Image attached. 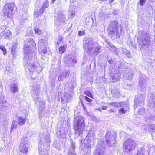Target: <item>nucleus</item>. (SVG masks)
I'll return each mask as SVG.
<instances>
[{"mask_svg": "<svg viewBox=\"0 0 155 155\" xmlns=\"http://www.w3.org/2000/svg\"><path fill=\"white\" fill-rule=\"evenodd\" d=\"M109 36L112 40H117L120 38L123 33L122 26L116 21H112L108 28Z\"/></svg>", "mask_w": 155, "mask_h": 155, "instance_id": "f257e3e1", "label": "nucleus"}, {"mask_svg": "<svg viewBox=\"0 0 155 155\" xmlns=\"http://www.w3.org/2000/svg\"><path fill=\"white\" fill-rule=\"evenodd\" d=\"M83 48L85 54L89 55L93 53L94 56L97 55L101 50V46L93 41L86 42L84 44Z\"/></svg>", "mask_w": 155, "mask_h": 155, "instance_id": "f03ea898", "label": "nucleus"}, {"mask_svg": "<svg viewBox=\"0 0 155 155\" xmlns=\"http://www.w3.org/2000/svg\"><path fill=\"white\" fill-rule=\"evenodd\" d=\"M74 134L77 137L81 136L85 126L84 118L83 117L78 116L74 119Z\"/></svg>", "mask_w": 155, "mask_h": 155, "instance_id": "7ed1b4c3", "label": "nucleus"}, {"mask_svg": "<svg viewBox=\"0 0 155 155\" xmlns=\"http://www.w3.org/2000/svg\"><path fill=\"white\" fill-rule=\"evenodd\" d=\"M39 85L36 83H34L32 86V89L31 91V94L33 97V99L36 101V103L38 102L39 103L38 105V107L40 111L44 110L45 106V103L39 97Z\"/></svg>", "mask_w": 155, "mask_h": 155, "instance_id": "20e7f679", "label": "nucleus"}, {"mask_svg": "<svg viewBox=\"0 0 155 155\" xmlns=\"http://www.w3.org/2000/svg\"><path fill=\"white\" fill-rule=\"evenodd\" d=\"M31 61L28 62L27 66H24L25 67L26 71H29V75H30L31 78L33 80L37 78V74L42 71V68L40 66H38L37 61H35L34 62L31 63Z\"/></svg>", "mask_w": 155, "mask_h": 155, "instance_id": "39448f33", "label": "nucleus"}, {"mask_svg": "<svg viewBox=\"0 0 155 155\" xmlns=\"http://www.w3.org/2000/svg\"><path fill=\"white\" fill-rule=\"evenodd\" d=\"M139 38L142 41L141 43L138 44L140 49L144 48L145 47L148 48L150 43L148 34L141 31L139 33Z\"/></svg>", "mask_w": 155, "mask_h": 155, "instance_id": "423d86ee", "label": "nucleus"}, {"mask_svg": "<svg viewBox=\"0 0 155 155\" xmlns=\"http://www.w3.org/2000/svg\"><path fill=\"white\" fill-rule=\"evenodd\" d=\"M44 140H45L47 143L49 142L50 139L49 136H46L45 138L41 139L40 141L39 142L38 145L39 155H48V151L47 150L48 146L46 145L47 144L45 145V143L44 142Z\"/></svg>", "mask_w": 155, "mask_h": 155, "instance_id": "0eeeda50", "label": "nucleus"}, {"mask_svg": "<svg viewBox=\"0 0 155 155\" xmlns=\"http://www.w3.org/2000/svg\"><path fill=\"white\" fill-rule=\"evenodd\" d=\"M14 6V4L13 3H8L4 6L3 13L5 19L8 20V19L12 17Z\"/></svg>", "mask_w": 155, "mask_h": 155, "instance_id": "6e6552de", "label": "nucleus"}, {"mask_svg": "<svg viewBox=\"0 0 155 155\" xmlns=\"http://www.w3.org/2000/svg\"><path fill=\"white\" fill-rule=\"evenodd\" d=\"M67 18L64 12L59 11L58 13L57 16L55 20V26L58 28H59L64 25Z\"/></svg>", "mask_w": 155, "mask_h": 155, "instance_id": "1a4fd4ad", "label": "nucleus"}, {"mask_svg": "<svg viewBox=\"0 0 155 155\" xmlns=\"http://www.w3.org/2000/svg\"><path fill=\"white\" fill-rule=\"evenodd\" d=\"M120 67L121 73L123 74L124 78L131 80L134 76L133 71L125 65H121Z\"/></svg>", "mask_w": 155, "mask_h": 155, "instance_id": "9d476101", "label": "nucleus"}, {"mask_svg": "<svg viewBox=\"0 0 155 155\" xmlns=\"http://www.w3.org/2000/svg\"><path fill=\"white\" fill-rule=\"evenodd\" d=\"M31 47L30 45L26 44L25 45L24 48V58L23 64L24 66H26L28 64V62L31 61V58L29 57L31 54L32 53Z\"/></svg>", "mask_w": 155, "mask_h": 155, "instance_id": "9b49d317", "label": "nucleus"}, {"mask_svg": "<svg viewBox=\"0 0 155 155\" xmlns=\"http://www.w3.org/2000/svg\"><path fill=\"white\" fill-rule=\"evenodd\" d=\"M117 134L113 131H108L105 135L106 143L109 146H113L116 142L115 138L116 137Z\"/></svg>", "mask_w": 155, "mask_h": 155, "instance_id": "f8f14e48", "label": "nucleus"}, {"mask_svg": "<svg viewBox=\"0 0 155 155\" xmlns=\"http://www.w3.org/2000/svg\"><path fill=\"white\" fill-rule=\"evenodd\" d=\"M135 147V143L132 139H128L123 144V149L127 152L131 151Z\"/></svg>", "mask_w": 155, "mask_h": 155, "instance_id": "ddd939ff", "label": "nucleus"}, {"mask_svg": "<svg viewBox=\"0 0 155 155\" xmlns=\"http://www.w3.org/2000/svg\"><path fill=\"white\" fill-rule=\"evenodd\" d=\"M148 80L147 77L144 74L140 75L139 76V83L141 90L144 93L147 87Z\"/></svg>", "mask_w": 155, "mask_h": 155, "instance_id": "4468645a", "label": "nucleus"}, {"mask_svg": "<svg viewBox=\"0 0 155 155\" xmlns=\"http://www.w3.org/2000/svg\"><path fill=\"white\" fill-rule=\"evenodd\" d=\"M94 132L93 130H91L88 132L87 136L86 137L85 139L87 142V148L92 147L94 143Z\"/></svg>", "mask_w": 155, "mask_h": 155, "instance_id": "2eb2a0df", "label": "nucleus"}, {"mask_svg": "<svg viewBox=\"0 0 155 155\" xmlns=\"http://www.w3.org/2000/svg\"><path fill=\"white\" fill-rule=\"evenodd\" d=\"M29 141L28 138L25 137H23L21 140V143L20 146V151L23 153H27L29 146Z\"/></svg>", "mask_w": 155, "mask_h": 155, "instance_id": "dca6fc26", "label": "nucleus"}, {"mask_svg": "<svg viewBox=\"0 0 155 155\" xmlns=\"http://www.w3.org/2000/svg\"><path fill=\"white\" fill-rule=\"evenodd\" d=\"M145 95L143 94H141L135 99L134 100V110L138 106H143L144 104Z\"/></svg>", "mask_w": 155, "mask_h": 155, "instance_id": "f3484780", "label": "nucleus"}, {"mask_svg": "<svg viewBox=\"0 0 155 155\" xmlns=\"http://www.w3.org/2000/svg\"><path fill=\"white\" fill-rule=\"evenodd\" d=\"M118 68L115 69L114 73H112V74L111 75L110 77V82H113L117 81L119 80L120 78L121 70L120 67L118 68ZM113 72L112 71H111Z\"/></svg>", "mask_w": 155, "mask_h": 155, "instance_id": "a211bd4d", "label": "nucleus"}, {"mask_svg": "<svg viewBox=\"0 0 155 155\" xmlns=\"http://www.w3.org/2000/svg\"><path fill=\"white\" fill-rule=\"evenodd\" d=\"M8 108L6 101L2 94H0V111L6 110Z\"/></svg>", "mask_w": 155, "mask_h": 155, "instance_id": "6ab92c4d", "label": "nucleus"}, {"mask_svg": "<svg viewBox=\"0 0 155 155\" xmlns=\"http://www.w3.org/2000/svg\"><path fill=\"white\" fill-rule=\"evenodd\" d=\"M75 142L72 141L71 144L68 148V155H76L75 152Z\"/></svg>", "mask_w": 155, "mask_h": 155, "instance_id": "aec40b11", "label": "nucleus"}, {"mask_svg": "<svg viewBox=\"0 0 155 155\" xmlns=\"http://www.w3.org/2000/svg\"><path fill=\"white\" fill-rule=\"evenodd\" d=\"M70 74V72L67 71H63L58 77L59 81H62L65 78H68Z\"/></svg>", "mask_w": 155, "mask_h": 155, "instance_id": "412c9836", "label": "nucleus"}, {"mask_svg": "<svg viewBox=\"0 0 155 155\" xmlns=\"http://www.w3.org/2000/svg\"><path fill=\"white\" fill-rule=\"evenodd\" d=\"M10 91L12 93H15L18 91V87L15 83H11L10 86Z\"/></svg>", "mask_w": 155, "mask_h": 155, "instance_id": "4be33fe9", "label": "nucleus"}, {"mask_svg": "<svg viewBox=\"0 0 155 155\" xmlns=\"http://www.w3.org/2000/svg\"><path fill=\"white\" fill-rule=\"evenodd\" d=\"M38 48H45L47 46V44L46 41L43 39H40L38 43Z\"/></svg>", "mask_w": 155, "mask_h": 155, "instance_id": "5701e85b", "label": "nucleus"}, {"mask_svg": "<svg viewBox=\"0 0 155 155\" xmlns=\"http://www.w3.org/2000/svg\"><path fill=\"white\" fill-rule=\"evenodd\" d=\"M104 149L103 147H97L94 153V155H104Z\"/></svg>", "mask_w": 155, "mask_h": 155, "instance_id": "b1692460", "label": "nucleus"}, {"mask_svg": "<svg viewBox=\"0 0 155 155\" xmlns=\"http://www.w3.org/2000/svg\"><path fill=\"white\" fill-rule=\"evenodd\" d=\"M148 97L150 102L153 103V106H155V92L153 93H150L148 95Z\"/></svg>", "mask_w": 155, "mask_h": 155, "instance_id": "393cba45", "label": "nucleus"}, {"mask_svg": "<svg viewBox=\"0 0 155 155\" xmlns=\"http://www.w3.org/2000/svg\"><path fill=\"white\" fill-rule=\"evenodd\" d=\"M144 120L147 123H150L155 121V116L149 115L145 117Z\"/></svg>", "mask_w": 155, "mask_h": 155, "instance_id": "a878e982", "label": "nucleus"}, {"mask_svg": "<svg viewBox=\"0 0 155 155\" xmlns=\"http://www.w3.org/2000/svg\"><path fill=\"white\" fill-rule=\"evenodd\" d=\"M73 94V93L72 91H68V92H67L64 94L65 99L67 100H71Z\"/></svg>", "mask_w": 155, "mask_h": 155, "instance_id": "bb28decb", "label": "nucleus"}, {"mask_svg": "<svg viewBox=\"0 0 155 155\" xmlns=\"http://www.w3.org/2000/svg\"><path fill=\"white\" fill-rule=\"evenodd\" d=\"M18 43L17 42L15 43L12 46L11 48L12 54L13 56L15 55L17 49L18 48L17 45Z\"/></svg>", "mask_w": 155, "mask_h": 155, "instance_id": "cd10ccee", "label": "nucleus"}, {"mask_svg": "<svg viewBox=\"0 0 155 155\" xmlns=\"http://www.w3.org/2000/svg\"><path fill=\"white\" fill-rule=\"evenodd\" d=\"M65 133L62 130H58L56 132V135L58 138H63L65 137Z\"/></svg>", "mask_w": 155, "mask_h": 155, "instance_id": "c85d7f7f", "label": "nucleus"}, {"mask_svg": "<svg viewBox=\"0 0 155 155\" xmlns=\"http://www.w3.org/2000/svg\"><path fill=\"white\" fill-rule=\"evenodd\" d=\"M146 129L149 132H155V124H150Z\"/></svg>", "mask_w": 155, "mask_h": 155, "instance_id": "c756f323", "label": "nucleus"}, {"mask_svg": "<svg viewBox=\"0 0 155 155\" xmlns=\"http://www.w3.org/2000/svg\"><path fill=\"white\" fill-rule=\"evenodd\" d=\"M75 12L70 7L69 10L68 17L72 18L75 16Z\"/></svg>", "mask_w": 155, "mask_h": 155, "instance_id": "7c9ffc66", "label": "nucleus"}, {"mask_svg": "<svg viewBox=\"0 0 155 155\" xmlns=\"http://www.w3.org/2000/svg\"><path fill=\"white\" fill-rule=\"evenodd\" d=\"M17 121L18 124L22 126L25 124L26 121L25 118L19 117H18L17 119Z\"/></svg>", "mask_w": 155, "mask_h": 155, "instance_id": "2f4dec72", "label": "nucleus"}, {"mask_svg": "<svg viewBox=\"0 0 155 155\" xmlns=\"http://www.w3.org/2000/svg\"><path fill=\"white\" fill-rule=\"evenodd\" d=\"M18 127V124L16 123V120H13L12 122L11 127V132L15 129H16Z\"/></svg>", "mask_w": 155, "mask_h": 155, "instance_id": "473e14b6", "label": "nucleus"}, {"mask_svg": "<svg viewBox=\"0 0 155 155\" xmlns=\"http://www.w3.org/2000/svg\"><path fill=\"white\" fill-rule=\"evenodd\" d=\"M126 105V104L124 102H116V108H119L120 107H125Z\"/></svg>", "mask_w": 155, "mask_h": 155, "instance_id": "72a5a7b5", "label": "nucleus"}, {"mask_svg": "<svg viewBox=\"0 0 155 155\" xmlns=\"http://www.w3.org/2000/svg\"><path fill=\"white\" fill-rule=\"evenodd\" d=\"M67 46L66 45H64L61 47L59 48V53L60 54H62L64 52L67 48Z\"/></svg>", "mask_w": 155, "mask_h": 155, "instance_id": "f704fd0d", "label": "nucleus"}, {"mask_svg": "<svg viewBox=\"0 0 155 155\" xmlns=\"http://www.w3.org/2000/svg\"><path fill=\"white\" fill-rule=\"evenodd\" d=\"M145 149L142 147L138 150L137 155H145Z\"/></svg>", "mask_w": 155, "mask_h": 155, "instance_id": "c9c22d12", "label": "nucleus"}, {"mask_svg": "<svg viewBox=\"0 0 155 155\" xmlns=\"http://www.w3.org/2000/svg\"><path fill=\"white\" fill-rule=\"evenodd\" d=\"M67 62L68 63H69L70 62H72L74 63H76L77 62V60L75 58H73L72 59L71 57L69 56H68L67 57Z\"/></svg>", "mask_w": 155, "mask_h": 155, "instance_id": "e433bc0d", "label": "nucleus"}, {"mask_svg": "<svg viewBox=\"0 0 155 155\" xmlns=\"http://www.w3.org/2000/svg\"><path fill=\"white\" fill-rule=\"evenodd\" d=\"M112 93H113V96L114 97H115L117 99L119 98L120 94V93L118 91H113Z\"/></svg>", "mask_w": 155, "mask_h": 155, "instance_id": "4c0bfd02", "label": "nucleus"}, {"mask_svg": "<svg viewBox=\"0 0 155 155\" xmlns=\"http://www.w3.org/2000/svg\"><path fill=\"white\" fill-rule=\"evenodd\" d=\"M137 114L140 115H143L145 113V110L144 108H140L137 112Z\"/></svg>", "mask_w": 155, "mask_h": 155, "instance_id": "58836bf2", "label": "nucleus"}, {"mask_svg": "<svg viewBox=\"0 0 155 155\" xmlns=\"http://www.w3.org/2000/svg\"><path fill=\"white\" fill-rule=\"evenodd\" d=\"M107 48H109V49L111 52L113 53L115 55L117 54V48L114 46L111 48H109L108 47Z\"/></svg>", "mask_w": 155, "mask_h": 155, "instance_id": "ea45409f", "label": "nucleus"}, {"mask_svg": "<svg viewBox=\"0 0 155 155\" xmlns=\"http://www.w3.org/2000/svg\"><path fill=\"white\" fill-rule=\"evenodd\" d=\"M118 111V113L120 114H125L127 112V110L124 109V107H121Z\"/></svg>", "mask_w": 155, "mask_h": 155, "instance_id": "a19ab883", "label": "nucleus"}, {"mask_svg": "<svg viewBox=\"0 0 155 155\" xmlns=\"http://www.w3.org/2000/svg\"><path fill=\"white\" fill-rule=\"evenodd\" d=\"M11 34V32L10 30L8 29H7L6 30V32L4 34V37L5 38L9 37L10 36Z\"/></svg>", "mask_w": 155, "mask_h": 155, "instance_id": "79ce46f5", "label": "nucleus"}, {"mask_svg": "<svg viewBox=\"0 0 155 155\" xmlns=\"http://www.w3.org/2000/svg\"><path fill=\"white\" fill-rule=\"evenodd\" d=\"M35 32L36 34L38 35H41L42 31L38 28H34Z\"/></svg>", "mask_w": 155, "mask_h": 155, "instance_id": "37998d69", "label": "nucleus"}, {"mask_svg": "<svg viewBox=\"0 0 155 155\" xmlns=\"http://www.w3.org/2000/svg\"><path fill=\"white\" fill-rule=\"evenodd\" d=\"M0 49L3 51L4 55H6L7 54V50L3 45H0Z\"/></svg>", "mask_w": 155, "mask_h": 155, "instance_id": "c03bdc74", "label": "nucleus"}, {"mask_svg": "<svg viewBox=\"0 0 155 155\" xmlns=\"http://www.w3.org/2000/svg\"><path fill=\"white\" fill-rule=\"evenodd\" d=\"M49 6V2L47 0H46L45 1L44 3L43 4V5L42 7H43L45 9L47 8Z\"/></svg>", "mask_w": 155, "mask_h": 155, "instance_id": "a18cd8bd", "label": "nucleus"}, {"mask_svg": "<svg viewBox=\"0 0 155 155\" xmlns=\"http://www.w3.org/2000/svg\"><path fill=\"white\" fill-rule=\"evenodd\" d=\"M56 75H54L53 77V78L52 79V80L51 81V86L52 87H54L55 86V81L56 78Z\"/></svg>", "mask_w": 155, "mask_h": 155, "instance_id": "49530a36", "label": "nucleus"}, {"mask_svg": "<svg viewBox=\"0 0 155 155\" xmlns=\"http://www.w3.org/2000/svg\"><path fill=\"white\" fill-rule=\"evenodd\" d=\"M124 53L128 58H130L132 57L131 53L130 52L128 51L125 50L124 51Z\"/></svg>", "mask_w": 155, "mask_h": 155, "instance_id": "de8ad7c7", "label": "nucleus"}, {"mask_svg": "<svg viewBox=\"0 0 155 155\" xmlns=\"http://www.w3.org/2000/svg\"><path fill=\"white\" fill-rule=\"evenodd\" d=\"M63 39V38L61 36L59 35L58 37V39L57 42V44L58 45H60Z\"/></svg>", "mask_w": 155, "mask_h": 155, "instance_id": "09e8293b", "label": "nucleus"}, {"mask_svg": "<svg viewBox=\"0 0 155 155\" xmlns=\"http://www.w3.org/2000/svg\"><path fill=\"white\" fill-rule=\"evenodd\" d=\"M41 12L40 10L39 9H36V8L35 9V12H34V15L36 17H38L39 16L41 15H38V12Z\"/></svg>", "mask_w": 155, "mask_h": 155, "instance_id": "8fccbe9b", "label": "nucleus"}, {"mask_svg": "<svg viewBox=\"0 0 155 155\" xmlns=\"http://www.w3.org/2000/svg\"><path fill=\"white\" fill-rule=\"evenodd\" d=\"M7 27L6 25L2 26L1 28V29H0V33H2L6 29Z\"/></svg>", "mask_w": 155, "mask_h": 155, "instance_id": "3c124183", "label": "nucleus"}, {"mask_svg": "<svg viewBox=\"0 0 155 155\" xmlns=\"http://www.w3.org/2000/svg\"><path fill=\"white\" fill-rule=\"evenodd\" d=\"M41 12L39 13H38V14L37 15H41L44 12L45 10V9L43 7H42L41 8H39Z\"/></svg>", "mask_w": 155, "mask_h": 155, "instance_id": "603ef678", "label": "nucleus"}, {"mask_svg": "<svg viewBox=\"0 0 155 155\" xmlns=\"http://www.w3.org/2000/svg\"><path fill=\"white\" fill-rule=\"evenodd\" d=\"M107 104L108 105H110L112 106L113 107H114L116 108V102H111V103H107Z\"/></svg>", "mask_w": 155, "mask_h": 155, "instance_id": "864d4df0", "label": "nucleus"}, {"mask_svg": "<svg viewBox=\"0 0 155 155\" xmlns=\"http://www.w3.org/2000/svg\"><path fill=\"white\" fill-rule=\"evenodd\" d=\"M146 0H140L139 4L141 6H143L144 5L146 2Z\"/></svg>", "mask_w": 155, "mask_h": 155, "instance_id": "5fc2aeb1", "label": "nucleus"}, {"mask_svg": "<svg viewBox=\"0 0 155 155\" xmlns=\"http://www.w3.org/2000/svg\"><path fill=\"white\" fill-rule=\"evenodd\" d=\"M47 47H46L45 48H39L40 50H41V51H42V52L44 54H46L47 52Z\"/></svg>", "mask_w": 155, "mask_h": 155, "instance_id": "6e6d98bb", "label": "nucleus"}, {"mask_svg": "<svg viewBox=\"0 0 155 155\" xmlns=\"http://www.w3.org/2000/svg\"><path fill=\"white\" fill-rule=\"evenodd\" d=\"M84 99L87 101H88V102H89V103H91L92 101L91 99L90 98L88 97L87 96L84 97Z\"/></svg>", "mask_w": 155, "mask_h": 155, "instance_id": "4d7b16f0", "label": "nucleus"}, {"mask_svg": "<svg viewBox=\"0 0 155 155\" xmlns=\"http://www.w3.org/2000/svg\"><path fill=\"white\" fill-rule=\"evenodd\" d=\"M85 34V32L84 31H79L78 32V35L79 36H81Z\"/></svg>", "mask_w": 155, "mask_h": 155, "instance_id": "13d9d810", "label": "nucleus"}, {"mask_svg": "<svg viewBox=\"0 0 155 155\" xmlns=\"http://www.w3.org/2000/svg\"><path fill=\"white\" fill-rule=\"evenodd\" d=\"M86 94L90 97H91V96H92V94L91 93L88 91H86L85 92Z\"/></svg>", "mask_w": 155, "mask_h": 155, "instance_id": "bf43d9fd", "label": "nucleus"}, {"mask_svg": "<svg viewBox=\"0 0 155 155\" xmlns=\"http://www.w3.org/2000/svg\"><path fill=\"white\" fill-rule=\"evenodd\" d=\"M101 108L104 110H106L107 109V107L106 106H102Z\"/></svg>", "mask_w": 155, "mask_h": 155, "instance_id": "052dcab7", "label": "nucleus"}, {"mask_svg": "<svg viewBox=\"0 0 155 155\" xmlns=\"http://www.w3.org/2000/svg\"><path fill=\"white\" fill-rule=\"evenodd\" d=\"M109 48H111L112 47H114V46L111 43H110L108 45Z\"/></svg>", "mask_w": 155, "mask_h": 155, "instance_id": "680f3d73", "label": "nucleus"}, {"mask_svg": "<svg viewBox=\"0 0 155 155\" xmlns=\"http://www.w3.org/2000/svg\"><path fill=\"white\" fill-rule=\"evenodd\" d=\"M108 63L110 64H112L113 63V61L112 60V59H109L108 60Z\"/></svg>", "mask_w": 155, "mask_h": 155, "instance_id": "e2e57ef3", "label": "nucleus"}, {"mask_svg": "<svg viewBox=\"0 0 155 155\" xmlns=\"http://www.w3.org/2000/svg\"><path fill=\"white\" fill-rule=\"evenodd\" d=\"M81 105L83 107V108L85 110V106L84 105V104L83 103H82V102H81Z\"/></svg>", "mask_w": 155, "mask_h": 155, "instance_id": "0e129e2a", "label": "nucleus"}, {"mask_svg": "<svg viewBox=\"0 0 155 155\" xmlns=\"http://www.w3.org/2000/svg\"><path fill=\"white\" fill-rule=\"evenodd\" d=\"M114 1V0H110L108 2V3L109 4L113 2Z\"/></svg>", "mask_w": 155, "mask_h": 155, "instance_id": "69168bd1", "label": "nucleus"}, {"mask_svg": "<svg viewBox=\"0 0 155 155\" xmlns=\"http://www.w3.org/2000/svg\"><path fill=\"white\" fill-rule=\"evenodd\" d=\"M105 41L106 43L108 45L110 42H109V41L108 40H105Z\"/></svg>", "mask_w": 155, "mask_h": 155, "instance_id": "338daca9", "label": "nucleus"}, {"mask_svg": "<svg viewBox=\"0 0 155 155\" xmlns=\"http://www.w3.org/2000/svg\"><path fill=\"white\" fill-rule=\"evenodd\" d=\"M109 111H110V112H114V110L113 109H110Z\"/></svg>", "mask_w": 155, "mask_h": 155, "instance_id": "774afa93", "label": "nucleus"}]
</instances>
